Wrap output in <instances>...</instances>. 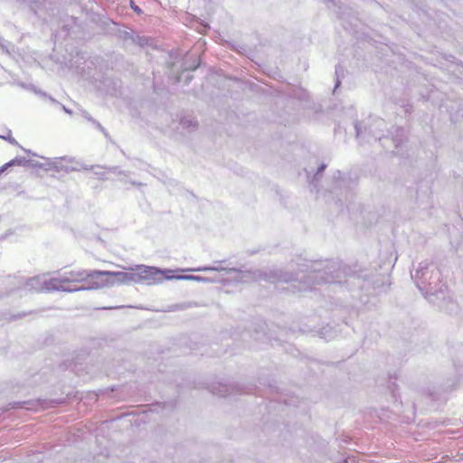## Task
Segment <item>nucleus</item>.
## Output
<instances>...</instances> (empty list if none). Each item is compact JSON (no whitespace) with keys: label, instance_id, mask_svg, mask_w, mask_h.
Masks as SVG:
<instances>
[{"label":"nucleus","instance_id":"nucleus-12","mask_svg":"<svg viewBox=\"0 0 463 463\" xmlns=\"http://www.w3.org/2000/svg\"><path fill=\"white\" fill-rule=\"evenodd\" d=\"M29 164H30V159H27L25 157L16 156L0 167V174L5 172L11 166L19 165V166L26 167L27 165H29Z\"/></svg>","mask_w":463,"mask_h":463},{"label":"nucleus","instance_id":"nucleus-13","mask_svg":"<svg viewBox=\"0 0 463 463\" xmlns=\"http://www.w3.org/2000/svg\"><path fill=\"white\" fill-rule=\"evenodd\" d=\"M25 287L29 290L42 291L43 290V281L39 277H33L27 280Z\"/></svg>","mask_w":463,"mask_h":463},{"label":"nucleus","instance_id":"nucleus-1","mask_svg":"<svg viewBox=\"0 0 463 463\" xmlns=\"http://www.w3.org/2000/svg\"><path fill=\"white\" fill-rule=\"evenodd\" d=\"M224 262L216 261L217 265L214 266H203L197 269H194V271H226L227 273L236 272L241 274L240 280L241 281H249L250 279L253 280H266L272 283L277 282H293L298 281V288L299 291H307L315 288L316 285H320L324 283H335L340 281L341 279V267L336 262H330L326 264L323 268H316L307 274L302 275L301 277H296L288 272L276 269L270 270L268 272H262L260 270L255 271H246L242 272L241 269L235 268H225L221 265V263Z\"/></svg>","mask_w":463,"mask_h":463},{"label":"nucleus","instance_id":"nucleus-8","mask_svg":"<svg viewBox=\"0 0 463 463\" xmlns=\"http://www.w3.org/2000/svg\"><path fill=\"white\" fill-rule=\"evenodd\" d=\"M110 278L115 284L136 283L137 275L135 272L110 271Z\"/></svg>","mask_w":463,"mask_h":463},{"label":"nucleus","instance_id":"nucleus-17","mask_svg":"<svg viewBox=\"0 0 463 463\" xmlns=\"http://www.w3.org/2000/svg\"><path fill=\"white\" fill-rule=\"evenodd\" d=\"M133 41L139 46H145L148 43V39L145 36H137Z\"/></svg>","mask_w":463,"mask_h":463},{"label":"nucleus","instance_id":"nucleus-31","mask_svg":"<svg viewBox=\"0 0 463 463\" xmlns=\"http://www.w3.org/2000/svg\"><path fill=\"white\" fill-rule=\"evenodd\" d=\"M95 175L101 176L103 175V173H101L100 171H96Z\"/></svg>","mask_w":463,"mask_h":463},{"label":"nucleus","instance_id":"nucleus-28","mask_svg":"<svg viewBox=\"0 0 463 463\" xmlns=\"http://www.w3.org/2000/svg\"><path fill=\"white\" fill-rule=\"evenodd\" d=\"M131 184H132L133 185H137V186H142V185H144V184H142V183H138V182H135V181H132V182H131Z\"/></svg>","mask_w":463,"mask_h":463},{"label":"nucleus","instance_id":"nucleus-15","mask_svg":"<svg viewBox=\"0 0 463 463\" xmlns=\"http://www.w3.org/2000/svg\"><path fill=\"white\" fill-rule=\"evenodd\" d=\"M176 279H193V280L203 281V282L212 281L211 279H209L207 278L193 276V275H181V276H177Z\"/></svg>","mask_w":463,"mask_h":463},{"label":"nucleus","instance_id":"nucleus-24","mask_svg":"<svg viewBox=\"0 0 463 463\" xmlns=\"http://www.w3.org/2000/svg\"><path fill=\"white\" fill-rule=\"evenodd\" d=\"M131 8H132L136 13H137V14H140V13L142 12V10H141L137 5H134L133 3H132V5H131Z\"/></svg>","mask_w":463,"mask_h":463},{"label":"nucleus","instance_id":"nucleus-27","mask_svg":"<svg viewBox=\"0 0 463 463\" xmlns=\"http://www.w3.org/2000/svg\"><path fill=\"white\" fill-rule=\"evenodd\" d=\"M61 160H66L68 162H74V158H71V157H62L61 158Z\"/></svg>","mask_w":463,"mask_h":463},{"label":"nucleus","instance_id":"nucleus-16","mask_svg":"<svg viewBox=\"0 0 463 463\" xmlns=\"http://www.w3.org/2000/svg\"><path fill=\"white\" fill-rule=\"evenodd\" d=\"M344 75V68L341 66V65H337L335 67V76H336V80H335V90L334 91H335V90L340 86V76H343Z\"/></svg>","mask_w":463,"mask_h":463},{"label":"nucleus","instance_id":"nucleus-3","mask_svg":"<svg viewBox=\"0 0 463 463\" xmlns=\"http://www.w3.org/2000/svg\"><path fill=\"white\" fill-rule=\"evenodd\" d=\"M136 283L154 285L162 282L165 278L162 270L148 266H138L135 271Z\"/></svg>","mask_w":463,"mask_h":463},{"label":"nucleus","instance_id":"nucleus-2","mask_svg":"<svg viewBox=\"0 0 463 463\" xmlns=\"http://www.w3.org/2000/svg\"><path fill=\"white\" fill-rule=\"evenodd\" d=\"M417 288L427 297H435L437 299H445L447 286L442 280L439 269L429 261H421L412 276Z\"/></svg>","mask_w":463,"mask_h":463},{"label":"nucleus","instance_id":"nucleus-4","mask_svg":"<svg viewBox=\"0 0 463 463\" xmlns=\"http://www.w3.org/2000/svg\"><path fill=\"white\" fill-rule=\"evenodd\" d=\"M385 128L386 123L382 118L373 120V124L370 125L369 128H364V130L362 129L359 122L354 124L356 137L362 139L373 137L375 139L381 140L383 137H385L384 135L381 134Z\"/></svg>","mask_w":463,"mask_h":463},{"label":"nucleus","instance_id":"nucleus-32","mask_svg":"<svg viewBox=\"0 0 463 463\" xmlns=\"http://www.w3.org/2000/svg\"><path fill=\"white\" fill-rule=\"evenodd\" d=\"M109 170L116 173L117 167L109 168Z\"/></svg>","mask_w":463,"mask_h":463},{"label":"nucleus","instance_id":"nucleus-29","mask_svg":"<svg viewBox=\"0 0 463 463\" xmlns=\"http://www.w3.org/2000/svg\"><path fill=\"white\" fill-rule=\"evenodd\" d=\"M33 90H34V92H35V93H39V94H41V95H43V96H44V97H47V94H46V93L42 92V91H38V90H36L34 88H33Z\"/></svg>","mask_w":463,"mask_h":463},{"label":"nucleus","instance_id":"nucleus-20","mask_svg":"<svg viewBox=\"0 0 463 463\" xmlns=\"http://www.w3.org/2000/svg\"><path fill=\"white\" fill-rule=\"evenodd\" d=\"M86 118H88L90 121L93 122V124H95V126L99 129L101 130L102 132H104V128L96 120H94L92 118L90 117H85Z\"/></svg>","mask_w":463,"mask_h":463},{"label":"nucleus","instance_id":"nucleus-25","mask_svg":"<svg viewBox=\"0 0 463 463\" xmlns=\"http://www.w3.org/2000/svg\"><path fill=\"white\" fill-rule=\"evenodd\" d=\"M326 167V165L325 164H322V165L318 167V169H317V174L321 173L322 171H324Z\"/></svg>","mask_w":463,"mask_h":463},{"label":"nucleus","instance_id":"nucleus-6","mask_svg":"<svg viewBox=\"0 0 463 463\" xmlns=\"http://www.w3.org/2000/svg\"><path fill=\"white\" fill-rule=\"evenodd\" d=\"M212 392L221 397H228L232 394L244 392L243 388L239 384L218 383L212 387Z\"/></svg>","mask_w":463,"mask_h":463},{"label":"nucleus","instance_id":"nucleus-7","mask_svg":"<svg viewBox=\"0 0 463 463\" xmlns=\"http://www.w3.org/2000/svg\"><path fill=\"white\" fill-rule=\"evenodd\" d=\"M77 166H67V165H61L60 164V162H58L56 159L55 160H50V159H47V164H46V168L45 169H53V170H56V171H60V170H64L65 172L69 173V172H72V171H80V169H83V170H90V169H93V168H98V169H101L103 168V166H100V165H80L79 163H77Z\"/></svg>","mask_w":463,"mask_h":463},{"label":"nucleus","instance_id":"nucleus-26","mask_svg":"<svg viewBox=\"0 0 463 463\" xmlns=\"http://www.w3.org/2000/svg\"><path fill=\"white\" fill-rule=\"evenodd\" d=\"M23 150H24L25 153H27V154H29V155H32V156H37L35 153H33V152H32L31 150H29V149L23 148Z\"/></svg>","mask_w":463,"mask_h":463},{"label":"nucleus","instance_id":"nucleus-30","mask_svg":"<svg viewBox=\"0 0 463 463\" xmlns=\"http://www.w3.org/2000/svg\"><path fill=\"white\" fill-rule=\"evenodd\" d=\"M62 109H63V110H64L66 113H69V114H71V110H69L68 109H66L64 106H62Z\"/></svg>","mask_w":463,"mask_h":463},{"label":"nucleus","instance_id":"nucleus-23","mask_svg":"<svg viewBox=\"0 0 463 463\" xmlns=\"http://www.w3.org/2000/svg\"><path fill=\"white\" fill-rule=\"evenodd\" d=\"M2 137L5 138V137ZM5 139H7L13 145H17L18 144L17 141L14 137H12L11 136H9L8 137H5Z\"/></svg>","mask_w":463,"mask_h":463},{"label":"nucleus","instance_id":"nucleus-19","mask_svg":"<svg viewBox=\"0 0 463 463\" xmlns=\"http://www.w3.org/2000/svg\"><path fill=\"white\" fill-rule=\"evenodd\" d=\"M26 167L44 168V165L40 163V162H38V161H33V160L30 159V164Z\"/></svg>","mask_w":463,"mask_h":463},{"label":"nucleus","instance_id":"nucleus-14","mask_svg":"<svg viewBox=\"0 0 463 463\" xmlns=\"http://www.w3.org/2000/svg\"><path fill=\"white\" fill-rule=\"evenodd\" d=\"M392 141L396 147L399 146L400 143L402 141L405 137V131L402 128H394V133L392 132Z\"/></svg>","mask_w":463,"mask_h":463},{"label":"nucleus","instance_id":"nucleus-11","mask_svg":"<svg viewBox=\"0 0 463 463\" xmlns=\"http://www.w3.org/2000/svg\"><path fill=\"white\" fill-rule=\"evenodd\" d=\"M62 283H65V281L62 280V276L61 278L45 279L43 280V290L61 291Z\"/></svg>","mask_w":463,"mask_h":463},{"label":"nucleus","instance_id":"nucleus-18","mask_svg":"<svg viewBox=\"0 0 463 463\" xmlns=\"http://www.w3.org/2000/svg\"><path fill=\"white\" fill-rule=\"evenodd\" d=\"M81 290H87L86 287L71 288V287H64L62 285V288H61L62 292H68V293L81 291Z\"/></svg>","mask_w":463,"mask_h":463},{"label":"nucleus","instance_id":"nucleus-9","mask_svg":"<svg viewBox=\"0 0 463 463\" xmlns=\"http://www.w3.org/2000/svg\"><path fill=\"white\" fill-rule=\"evenodd\" d=\"M89 279V270L88 269H78V270H71L70 272L64 273L62 276V280L65 283L69 282H83L87 281Z\"/></svg>","mask_w":463,"mask_h":463},{"label":"nucleus","instance_id":"nucleus-21","mask_svg":"<svg viewBox=\"0 0 463 463\" xmlns=\"http://www.w3.org/2000/svg\"><path fill=\"white\" fill-rule=\"evenodd\" d=\"M86 118H88L90 121L93 122V124H95V126L99 129L101 130L102 132H104V128L96 120H94L92 118L90 117H85Z\"/></svg>","mask_w":463,"mask_h":463},{"label":"nucleus","instance_id":"nucleus-5","mask_svg":"<svg viewBox=\"0 0 463 463\" xmlns=\"http://www.w3.org/2000/svg\"><path fill=\"white\" fill-rule=\"evenodd\" d=\"M87 281L89 282V285L86 286L87 290L113 286L110 271L89 270V279Z\"/></svg>","mask_w":463,"mask_h":463},{"label":"nucleus","instance_id":"nucleus-22","mask_svg":"<svg viewBox=\"0 0 463 463\" xmlns=\"http://www.w3.org/2000/svg\"><path fill=\"white\" fill-rule=\"evenodd\" d=\"M199 66V62L194 61L193 65H189L185 67V70H195Z\"/></svg>","mask_w":463,"mask_h":463},{"label":"nucleus","instance_id":"nucleus-10","mask_svg":"<svg viewBox=\"0 0 463 463\" xmlns=\"http://www.w3.org/2000/svg\"><path fill=\"white\" fill-rule=\"evenodd\" d=\"M179 125L183 130H186L188 133L195 131L198 128L197 120L192 116L182 117Z\"/></svg>","mask_w":463,"mask_h":463}]
</instances>
